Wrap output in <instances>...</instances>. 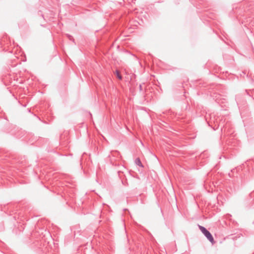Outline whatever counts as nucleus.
Wrapping results in <instances>:
<instances>
[{
    "label": "nucleus",
    "instance_id": "f257e3e1",
    "mask_svg": "<svg viewBox=\"0 0 254 254\" xmlns=\"http://www.w3.org/2000/svg\"><path fill=\"white\" fill-rule=\"evenodd\" d=\"M199 230L201 231V232L204 235V236L207 238V239L212 243L214 244L215 243L213 236L203 226H198Z\"/></svg>",
    "mask_w": 254,
    "mask_h": 254
},
{
    "label": "nucleus",
    "instance_id": "f03ea898",
    "mask_svg": "<svg viewBox=\"0 0 254 254\" xmlns=\"http://www.w3.org/2000/svg\"><path fill=\"white\" fill-rule=\"evenodd\" d=\"M135 163L136 164V165H137V166H139L141 167H143V166L142 165V163L139 158H137L135 159Z\"/></svg>",
    "mask_w": 254,
    "mask_h": 254
},
{
    "label": "nucleus",
    "instance_id": "7ed1b4c3",
    "mask_svg": "<svg viewBox=\"0 0 254 254\" xmlns=\"http://www.w3.org/2000/svg\"><path fill=\"white\" fill-rule=\"evenodd\" d=\"M115 73L119 79L121 80L122 79V76L118 70H116Z\"/></svg>",
    "mask_w": 254,
    "mask_h": 254
},
{
    "label": "nucleus",
    "instance_id": "20e7f679",
    "mask_svg": "<svg viewBox=\"0 0 254 254\" xmlns=\"http://www.w3.org/2000/svg\"><path fill=\"white\" fill-rule=\"evenodd\" d=\"M139 90L140 91H142V85L141 84L139 85Z\"/></svg>",
    "mask_w": 254,
    "mask_h": 254
}]
</instances>
